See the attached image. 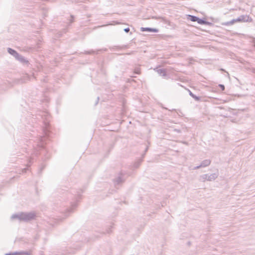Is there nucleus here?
Returning <instances> with one entry per match:
<instances>
[{
  "mask_svg": "<svg viewBox=\"0 0 255 255\" xmlns=\"http://www.w3.org/2000/svg\"><path fill=\"white\" fill-rule=\"evenodd\" d=\"M35 217V214L34 212H21L12 215L11 219L12 220L17 219L20 221L28 222L34 219Z\"/></svg>",
  "mask_w": 255,
  "mask_h": 255,
  "instance_id": "f257e3e1",
  "label": "nucleus"
},
{
  "mask_svg": "<svg viewBox=\"0 0 255 255\" xmlns=\"http://www.w3.org/2000/svg\"><path fill=\"white\" fill-rule=\"evenodd\" d=\"M125 179L124 178L123 173H121L119 176L114 180V183L116 185H119L124 182Z\"/></svg>",
  "mask_w": 255,
  "mask_h": 255,
  "instance_id": "f03ea898",
  "label": "nucleus"
},
{
  "mask_svg": "<svg viewBox=\"0 0 255 255\" xmlns=\"http://www.w3.org/2000/svg\"><path fill=\"white\" fill-rule=\"evenodd\" d=\"M218 173H214L210 175L207 174V180L210 181L215 180L218 177Z\"/></svg>",
  "mask_w": 255,
  "mask_h": 255,
  "instance_id": "7ed1b4c3",
  "label": "nucleus"
},
{
  "mask_svg": "<svg viewBox=\"0 0 255 255\" xmlns=\"http://www.w3.org/2000/svg\"><path fill=\"white\" fill-rule=\"evenodd\" d=\"M249 17L247 15H242L236 18L237 22H245L248 21Z\"/></svg>",
  "mask_w": 255,
  "mask_h": 255,
  "instance_id": "20e7f679",
  "label": "nucleus"
},
{
  "mask_svg": "<svg viewBox=\"0 0 255 255\" xmlns=\"http://www.w3.org/2000/svg\"><path fill=\"white\" fill-rule=\"evenodd\" d=\"M141 30L142 31H148L153 32H157L158 31V29L156 28H152L149 27H141Z\"/></svg>",
  "mask_w": 255,
  "mask_h": 255,
  "instance_id": "39448f33",
  "label": "nucleus"
},
{
  "mask_svg": "<svg viewBox=\"0 0 255 255\" xmlns=\"http://www.w3.org/2000/svg\"><path fill=\"white\" fill-rule=\"evenodd\" d=\"M31 253L27 251H20L13 252V255H30Z\"/></svg>",
  "mask_w": 255,
  "mask_h": 255,
  "instance_id": "423d86ee",
  "label": "nucleus"
},
{
  "mask_svg": "<svg viewBox=\"0 0 255 255\" xmlns=\"http://www.w3.org/2000/svg\"><path fill=\"white\" fill-rule=\"evenodd\" d=\"M7 51L10 54L13 55L15 58H16L17 56H18L19 54L15 50L10 48H8L7 49Z\"/></svg>",
  "mask_w": 255,
  "mask_h": 255,
  "instance_id": "0eeeda50",
  "label": "nucleus"
},
{
  "mask_svg": "<svg viewBox=\"0 0 255 255\" xmlns=\"http://www.w3.org/2000/svg\"><path fill=\"white\" fill-rule=\"evenodd\" d=\"M211 162V160L209 159L204 160L201 162L200 166H201L202 167H207L210 164Z\"/></svg>",
  "mask_w": 255,
  "mask_h": 255,
  "instance_id": "6e6552de",
  "label": "nucleus"
},
{
  "mask_svg": "<svg viewBox=\"0 0 255 255\" xmlns=\"http://www.w3.org/2000/svg\"><path fill=\"white\" fill-rule=\"evenodd\" d=\"M16 59L23 64H27L28 63V61L19 54H18V56L16 57Z\"/></svg>",
  "mask_w": 255,
  "mask_h": 255,
  "instance_id": "1a4fd4ad",
  "label": "nucleus"
},
{
  "mask_svg": "<svg viewBox=\"0 0 255 255\" xmlns=\"http://www.w3.org/2000/svg\"><path fill=\"white\" fill-rule=\"evenodd\" d=\"M187 19L193 22H197L198 17L194 15H188L187 16Z\"/></svg>",
  "mask_w": 255,
  "mask_h": 255,
  "instance_id": "9d476101",
  "label": "nucleus"
},
{
  "mask_svg": "<svg viewBox=\"0 0 255 255\" xmlns=\"http://www.w3.org/2000/svg\"><path fill=\"white\" fill-rule=\"evenodd\" d=\"M156 72L159 75L161 76H165L166 75L165 71L163 69H157Z\"/></svg>",
  "mask_w": 255,
  "mask_h": 255,
  "instance_id": "9b49d317",
  "label": "nucleus"
},
{
  "mask_svg": "<svg viewBox=\"0 0 255 255\" xmlns=\"http://www.w3.org/2000/svg\"><path fill=\"white\" fill-rule=\"evenodd\" d=\"M237 22V19H232L231 21H227V22H226L224 23L223 24L224 25L228 26V25H232V24H234L235 22Z\"/></svg>",
  "mask_w": 255,
  "mask_h": 255,
  "instance_id": "f8f14e48",
  "label": "nucleus"
},
{
  "mask_svg": "<svg viewBox=\"0 0 255 255\" xmlns=\"http://www.w3.org/2000/svg\"><path fill=\"white\" fill-rule=\"evenodd\" d=\"M237 22V19H232L231 21H227V22H226L224 23L223 24L224 25L228 26V25H232V24H234L235 22Z\"/></svg>",
  "mask_w": 255,
  "mask_h": 255,
  "instance_id": "ddd939ff",
  "label": "nucleus"
},
{
  "mask_svg": "<svg viewBox=\"0 0 255 255\" xmlns=\"http://www.w3.org/2000/svg\"><path fill=\"white\" fill-rule=\"evenodd\" d=\"M237 22V19H232L231 21H227V22H226L224 23L223 24L224 25L228 26V25H232V24H234L235 22Z\"/></svg>",
  "mask_w": 255,
  "mask_h": 255,
  "instance_id": "4468645a",
  "label": "nucleus"
},
{
  "mask_svg": "<svg viewBox=\"0 0 255 255\" xmlns=\"http://www.w3.org/2000/svg\"><path fill=\"white\" fill-rule=\"evenodd\" d=\"M189 95L194 98L196 101H198L200 100V97L196 96L194 94H193L190 90H189Z\"/></svg>",
  "mask_w": 255,
  "mask_h": 255,
  "instance_id": "2eb2a0df",
  "label": "nucleus"
},
{
  "mask_svg": "<svg viewBox=\"0 0 255 255\" xmlns=\"http://www.w3.org/2000/svg\"><path fill=\"white\" fill-rule=\"evenodd\" d=\"M197 22L200 24H207L208 22L204 19H200L198 17Z\"/></svg>",
  "mask_w": 255,
  "mask_h": 255,
  "instance_id": "dca6fc26",
  "label": "nucleus"
},
{
  "mask_svg": "<svg viewBox=\"0 0 255 255\" xmlns=\"http://www.w3.org/2000/svg\"><path fill=\"white\" fill-rule=\"evenodd\" d=\"M142 162V159H139L137 161H136L133 165V167L135 168H138L139 165H140L141 163Z\"/></svg>",
  "mask_w": 255,
  "mask_h": 255,
  "instance_id": "f3484780",
  "label": "nucleus"
},
{
  "mask_svg": "<svg viewBox=\"0 0 255 255\" xmlns=\"http://www.w3.org/2000/svg\"><path fill=\"white\" fill-rule=\"evenodd\" d=\"M200 180L203 182L207 180V174H203L200 176Z\"/></svg>",
  "mask_w": 255,
  "mask_h": 255,
  "instance_id": "a211bd4d",
  "label": "nucleus"
},
{
  "mask_svg": "<svg viewBox=\"0 0 255 255\" xmlns=\"http://www.w3.org/2000/svg\"><path fill=\"white\" fill-rule=\"evenodd\" d=\"M76 207V204L72 205V207L67 210L68 212L71 213L73 212V209Z\"/></svg>",
  "mask_w": 255,
  "mask_h": 255,
  "instance_id": "6ab92c4d",
  "label": "nucleus"
},
{
  "mask_svg": "<svg viewBox=\"0 0 255 255\" xmlns=\"http://www.w3.org/2000/svg\"><path fill=\"white\" fill-rule=\"evenodd\" d=\"M219 86L221 88L222 91L225 90V86H224V85H222V84H220Z\"/></svg>",
  "mask_w": 255,
  "mask_h": 255,
  "instance_id": "aec40b11",
  "label": "nucleus"
},
{
  "mask_svg": "<svg viewBox=\"0 0 255 255\" xmlns=\"http://www.w3.org/2000/svg\"><path fill=\"white\" fill-rule=\"evenodd\" d=\"M124 31H125L126 32L128 33V32H129V28H128H128H126L124 29Z\"/></svg>",
  "mask_w": 255,
  "mask_h": 255,
  "instance_id": "412c9836",
  "label": "nucleus"
},
{
  "mask_svg": "<svg viewBox=\"0 0 255 255\" xmlns=\"http://www.w3.org/2000/svg\"><path fill=\"white\" fill-rule=\"evenodd\" d=\"M202 167L201 166H200V165H199V166H196L195 167H194L193 169H199L200 168Z\"/></svg>",
  "mask_w": 255,
  "mask_h": 255,
  "instance_id": "4be33fe9",
  "label": "nucleus"
},
{
  "mask_svg": "<svg viewBox=\"0 0 255 255\" xmlns=\"http://www.w3.org/2000/svg\"><path fill=\"white\" fill-rule=\"evenodd\" d=\"M135 73L136 74H139L140 73V71H139V70L138 68L135 69Z\"/></svg>",
  "mask_w": 255,
  "mask_h": 255,
  "instance_id": "5701e85b",
  "label": "nucleus"
},
{
  "mask_svg": "<svg viewBox=\"0 0 255 255\" xmlns=\"http://www.w3.org/2000/svg\"><path fill=\"white\" fill-rule=\"evenodd\" d=\"M5 255H13L12 253H7L5 254Z\"/></svg>",
  "mask_w": 255,
  "mask_h": 255,
  "instance_id": "b1692460",
  "label": "nucleus"
},
{
  "mask_svg": "<svg viewBox=\"0 0 255 255\" xmlns=\"http://www.w3.org/2000/svg\"><path fill=\"white\" fill-rule=\"evenodd\" d=\"M93 53H94V51H93L88 52V53H89V54H91Z\"/></svg>",
  "mask_w": 255,
  "mask_h": 255,
  "instance_id": "393cba45",
  "label": "nucleus"
},
{
  "mask_svg": "<svg viewBox=\"0 0 255 255\" xmlns=\"http://www.w3.org/2000/svg\"><path fill=\"white\" fill-rule=\"evenodd\" d=\"M99 100V97H98V98H97V102H96V104L98 103Z\"/></svg>",
  "mask_w": 255,
  "mask_h": 255,
  "instance_id": "a878e982",
  "label": "nucleus"
},
{
  "mask_svg": "<svg viewBox=\"0 0 255 255\" xmlns=\"http://www.w3.org/2000/svg\"><path fill=\"white\" fill-rule=\"evenodd\" d=\"M253 72L255 73V68L253 69Z\"/></svg>",
  "mask_w": 255,
  "mask_h": 255,
  "instance_id": "bb28decb",
  "label": "nucleus"
},
{
  "mask_svg": "<svg viewBox=\"0 0 255 255\" xmlns=\"http://www.w3.org/2000/svg\"><path fill=\"white\" fill-rule=\"evenodd\" d=\"M147 150V147H146V149H145V151H146Z\"/></svg>",
  "mask_w": 255,
  "mask_h": 255,
  "instance_id": "cd10ccee",
  "label": "nucleus"
},
{
  "mask_svg": "<svg viewBox=\"0 0 255 255\" xmlns=\"http://www.w3.org/2000/svg\"><path fill=\"white\" fill-rule=\"evenodd\" d=\"M23 170H24V171L25 172L26 169H24Z\"/></svg>",
  "mask_w": 255,
  "mask_h": 255,
  "instance_id": "c85d7f7f",
  "label": "nucleus"
}]
</instances>
